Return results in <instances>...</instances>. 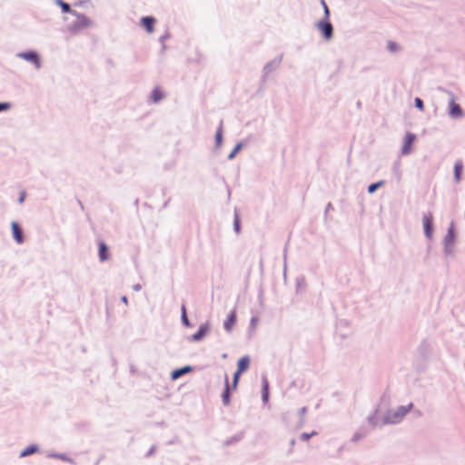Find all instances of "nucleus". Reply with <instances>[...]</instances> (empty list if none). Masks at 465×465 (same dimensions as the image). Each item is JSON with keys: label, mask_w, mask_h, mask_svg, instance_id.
Here are the masks:
<instances>
[{"label": "nucleus", "mask_w": 465, "mask_h": 465, "mask_svg": "<svg viewBox=\"0 0 465 465\" xmlns=\"http://www.w3.org/2000/svg\"><path fill=\"white\" fill-rule=\"evenodd\" d=\"M25 192H22V193H20L19 203H24V201H25Z\"/></svg>", "instance_id": "nucleus-28"}, {"label": "nucleus", "mask_w": 465, "mask_h": 465, "mask_svg": "<svg viewBox=\"0 0 465 465\" xmlns=\"http://www.w3.org/2000/svg\"><path fill=\"white\" fill-rule=\"evenodd\" d=\"M122 301L123 302H124L125 304H127L128 301H127V298L125 296L122 297Z\"/></svg>", "instance_id": "nucleus-31"}, {"label": "nucleus", "mask_w": 465, "mask_h": 465, "mask_svg": "<svg viewBox=\"0 0 465 465\" xmlns=\"http://www.w3.org/2000/svg\"><path fill=\"white\" fill-rule=\"evenodd\" d=\"M183 321H184L186 323H187V317H186V314H185V310L183 309Z\"/></svg>", "instance_id": "nucleus-30"}, {"label": "nucleus", "mask_w": 465, "mask_h": 465, "mask_svg": "<svg viewBox=\"0 0 465 465\" xmlns=\"http://www.w3.org/2000/svg\"><path fill=\"white\" fill-rule=\"evenodd\" d=\"M164 94L160 87H155L152 92V100L153 103H158L163 98Z\"/></svg>", "instance_id": "nucleus-14"}, {"label": "nucleus", "mask_w": 465, "mask_h": 465, "mask_svg": "<svg viewBox=\"0 0 465 465\" xmlns=\"http://www.w3.org/2000/svg\"><path fill=\"white\" fill-rule=\"evenodd\" d=\"M235 322H236V312L233 310L229 313L226 321L223 323L224 329L227 331H231L232 327L234 326Z\"/></svg>", "instance_id": "nucleus-11"}, {"label": "nucleus", "mask_w": 465, "mask_h": 465, "mask_svg": "<svg viewBox=\"0 0 465 465\" xmlns=\"http://www.w3.org/2000/svg\"><path fill=\"white\" fill-rule=\"evenodd\" d=\"M190 371H191V367H189V366H186V367H183V368H181V369H177V370L173 371L172 378L173 380H175V379L181 377L182 375L189 372Z\"/></svg>", "instance_id": "nucleus-15"}, {"label": "nucleus", "mask_w": 465, "mask_h": 465, "mask_svg": "<svg viewBox=\"0 0 465 465\" xmlns=\"http://www.w3.org/2000/svg\"><path fill=\"white\" fill-rule=\"evenodd\" d=\"M314 435H317V432L315 430H312L311 433H307V432L302 433L300 438L302 440L307 441Z\"/></svg>", "instance_id": "nucleus-22"}, {"label": "nucleus", "mask_w": 465, "mask_h": 465, "mask_svg": "<svg viewBox=\"0 0 465 465\" xmlns=\"http://www.w3.org/2000/svg\"><path fill=\"white\" fill-rule=\"evenodd\" d=\"M11 107V104L9 103H0V112L8 110Z\"/></svg>", "instance_id": "nucleus-27"}, {"label": "nucleus", "mask_w": 465, "mask_h": 465, "mask_svg": "<svg viewBox=\"0 0 465 465\" xmlns=\"http://www.w3.org/2000/svg\"><path fill=\"white\" fill-rule=\"evenodd\" d=\"M384 182L380 181L378 183H372L368 187V193H373L378 188L381 187L383 185Z\"/></svg>", "instance_id": "nucleus-20"}, {"label": "nucleus", "mask_w": 465, "mask_h": 465, "mask_svg": "<svg viewBox=\"0 0 465 465\" xmlns=\"http://www.w3.org/2000/svg\"><path fill=\"white\" fill-rule=\"evenodd\" d=\"M412 403L407 406H400L397 410L391 411L385 416L387 423H397L411 410Z\"/></svg>", "instance_id": "nucleus-2"}, {"label": "nucleus", "mask_w": 465, "mask_h": 465, "mask_svg": "<svg viewBox=\"0 0 465 465\" xmlns=\"http://www.w3.org/2000/svg\"><path fill=\"white\" fill-rule=\"evenodd\" d=\"M463 170V165L461 162H457L454 166V175L457 182L460 180V175Z\"/></svg>", "instance_id": "nucleus-16"}, {"label": "nucleus", "mask_w": 465, "mask_h": 465, "mask_svg": "<svg viewBox=\"0 0 465 465\" xmlns=\"http://www.w3.org/2000/svg\"><path fill=\"white\" fill-rule=\"evenodd\" d=\"M12 232L16 242L21 244L24 242L22 229L15 222L12 223Z\"/></svg>", "instance_id": "nucleus-10"}, {"label": "nucleus", "mask_w": 465, "mask_h": 465, "mask_svg": "<svg viewBox=\"0 0 465 465\" xmlns=\"http://www.w3.org/2000/svg\"><path fill=\"white\" fill-rule=\"evenodd\" d=\"M206 331H207V327L201 326L200 329L197 331V332H195L193 335V340L194 341L201 340L205 335Z\"/></svg>", "instance_id": "nucleus-17"}, {"label": "nucleus", "mask_w": 465, "mask_h": 465, "mask_svg": "<svg viewBox=\"0 0 465 465\" xmlns=\"http://www.w3.org/2000/svg\"><path fill=\"white\" fill-rule=\"evenodd\" d=\"M37 450V447L35 446V445H31V446H28L27 448H25L22 453H21V457H25V456H29L31 454H34L35 452H36Z\"/></svg>", "instance_id": "nucleus-18"}, {"label": "nucleus", "mask_w": 465, "mask_h": 465, "mask_svg": "<svg viewBox=\"0 0 465 465\" xmlns=\"http://www.w3.org/2000/svg\"><path fill=\"white\" fill-rule=\"evenodd\" d=\"M449 113L450 115L454 118L461 117L463 114L461 107L454 101V99H451L449 103Z\"/></svg>", "instance_id": "nucleus-7"}, {"label": "nucleus", "mask_w": 465, "mask_h": 465, "mask_svg": "<svg viewBox=\"0 0 465 465\" xmlns=\"http://www.w3.org/2000/svg\"><path fill=\"white\" fill-rule=\"evenodd\" d=\"M321 5L323 7L324 10V19H330V10L329 7L324 0H321Z\"/></svg>", "instance_id": "nucleus-23"}, {"label": "nucleus", "mask_w": 465, "mask_h": 465, "mask_svg": "<svg viewBox=\"0 0 465 465\" xmlns=\"http://www.w3.org/2000/svg\"><path fill=\"white\" fill-rule=\"evenodd\" d=\"M416 136L413 134L407 133L403 140L401 153L405 155L411 153V145L414 143Z\"/></svg>", "instance_id": "nucleus-5"}, {"label": "nucleus", "mask_w": 465, "mask_h": 465, "mask_svg": "<svg viewBox=\"0 0 465 465\" xmlns=\"http://www.w3.org/2000/svg\"><path fill=\"white\" fill-rule=\"evenodd\" d=\"M19 57L31 62L35 65L36 68L40 67V61L39 57L36 53L35 52H26V53H21L18 54Z\"/></svg>", "instance_id": "nucleus-8"}, {"label": "nucleus", "mask_w": 465, "mask_h": 465, "mask_svg": "<svg viewBox=\"0 0 465 465\" xmlns=\"http://www.w3.org/2000/svg\"><path fill=\"white\" fill-rule=\"evenodd\" d=\"M249 367H250V357L249 356H243L241 359H239V361L237 362V371H235V373L233 375L232 387H230V385H229L228 375L227 374L224 375L225 387H224V391L222 394V401H223V405L227 406L230 404V401H230V390L232 389L234 391L237 389L241 374L243 373L244 371H246L249 369Z\"/></svg>", "instance_id": "nucleus-1"}, {"label": "nucleus", "mask_w": 465, "mask_h": 465, "mask_svg": "<svg viewBox=\"0 0 465 465\" xmlns=\"http://www.w3.org/2000/svg\"><path fill=\"white\" fill-rule=\"evenodd\" d=\"M57 3L59 4V5L61 6L62 8V11L64 13H71L73 15V10H71V7L68 4L63 2L62 0H58Z\"/></svg>", "instance_id": "nucleus-21"}, {"label": "nucleus", "mask_w": 465, "mask_h": 465, "mask_svg": "<svg viewBox=\"0 0 465 465\" xmlns=\"http://www.w3.org/2000/svg\"><path fill=\"white\" fill-rule=\"evenodd\" d=\"M241 149H242V144L241 143L237 144L234 147V149L232 151V153L229 154L228 158L232 159Z\"/></svg>", "instance_id": "nucleus-25"}, {"label": "nucleus", "mask_w": 465, "mask_h": 465, "mask_svg": "<svg viewBox=\"0 0 465 465\" xmlns=\"http://www.w3.org/2000/svg\"><path fill=\"white\" fill-rule=\"evenodd\" d=\"M234 227H235L236 232H239V230H240V225H239V221H238V219H236V220H235V222H234Z\"/></svg>", "instance_id": "nucleus-29"}, {"label": "nucleus", "mask_w": 465, "mask_h": 465, "mask_svg": "<svg viewBox=\"0 0 465 465\" xmlns=\"http://www.w3.org/2000/svg\"><path fill=\"white\" fill-rule=\"evenodd\" d=\"M262 401L264 403L268 402L269 400V381L266 377H262Z\"/></svg>", "instance_id": "nucleus-13"}, {"label": "nucleus", "mask_w": 465, "mask_h": 465, "mask_svg": "<svg viewBox=\"0 0 465 465\" xmlns=\"http://www.w3.org/2000/svg\"><path fill=\"white\" fill-rule=\"evenodd\" d=\"M215 141H216L217 146H220L222 143V141H223V126H222V124L219 126V128L216 131Z\"/></svg>", "instance_id": "nucleus-19"}, {"label": "nucleus", "mask_w": 465, "mask_h": 465, "mask_svg": "<svg viewBox=\"0 0 465 465\" xmlns=\"http://www.w3.org/2000/svg\"><path fill=\"white\" fill-rule=\"evenodd\" d=\"M142 25L145 28V30L152 34L154 30L155 19L152 16H144L141 20Z\"/></svg>", "instance_id": "nucleus-9"}, {"label": "nucleus", "mask_w": 465, "mask_h": 465, "mask_svg": "<svg viewBox=\"0 0 465 465\" xmlns=\"http://www.w3.org/2000/svg\"><path fill=\"white\" fill-rule=\"evenodd\" d=\"M73 15L76 17L75 22L73 24V27L75 30H81L89 27L93 25V22L83 14L73 12Z\"/></svg>", "instance_id": "nucleus-4"}, {"label": "nucleus", "mask_w": 465, "mask_h": 465, "mask_svg": "<svg viewBox=\"0 0 465 465\" xmlns=\"http://www.w3.org/2000/svg\"><path fill=\"white\" fill-rule=\"evenodd\" d=\"M414 102H415L416 107L419 108L420 111H423L424 105H423L422 100L420 98L417 97V98H415Z\"/></svg>", "instance_id": "nucleus-26"}, {"label": "nucleus", "mask_w": 465, "mask_h": 465, "mask_svg": "<svg viewBox=\"0 0 465 465\" xmlns=\"http://www.w3.org/2000/svg\"><path fill=\"white\" fill-rule=\"evenodd\" d=\"M388 49L391 51V52H396L399 47H398V45L393 42V41H389L388 42Z\"/></svg>", "instance_id": "nucleus-24"}, {"label": "nucleus", "mask_w": 465, "mask_h": 465, "mask_svg": "<svg viewBox=\"0 0 465 465\" xmlns=\"http://www.w3.org/2000/svg\"><path fill=\"white\" fill-rule=\"evenodd\" d=\"M422 222H423V228H424L425 234H426V236L428 238H430L431 235H432V232H433V229H432V223H433L432 215L430 213L425 214L423 216Z\"/></svg>", "instance_id": "nucleus-6"}, {"label": "nucleus", "mask_w": 465, "mask_h": 465, "mask_svg": "<svg viewBox=\"0 0 465 465\" xmlns=\"http://www.w3.org/2000/svg\"><path fill=\"white\" fill-rule=\"evenodd\" d=\"M318 30L321 32L324 39L330 40L333 35V27L330 23V19H322L316 25Z\"/></svg>", "instance_id": "nucleus-3"}, {"label": "nucleus", "mask_w": 465, "mask_h": 465, "mask_svg": "<svg viewBox=\"0 0 465 465\" xmlns=\"http://www.w3.org/2000/svg\"><path fill=\"white\" fill-rule=\"evenodd\" d=\"M99 259L101 262H104L109 259L108 247L104 242H99Z\"/></svg>", "instance_id": "nucleus-12"}]
</instances>
